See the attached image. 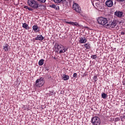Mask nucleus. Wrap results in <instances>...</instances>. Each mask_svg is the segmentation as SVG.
<instances>
[{
    "label": "nucleus",
    "mask_w": 125,
    "mask_h": 125,
    "mask_svg": "<svg viewBox=\"0 0 125 125\" xmlns=\"http://www.w3.org/2000/svg\"><path fill=\"white\" fill-rule=\"evenodd\" d=\"M27 3L30 7L34 9H38L39 8V2L35 0H28Z\"/></svg>",
    "instance_id": "1"
},
{
    "label": "nucleus",
    "mask_w": 125,
    "mask_h": 125,
    "mask_svg": "<svg viewBox=\"0 0 125 125\" xmlns=\"http://www.w3.org/2000/svg\"><path fill=\"white\" fill-rule=\"evenodd\" d=\"M97 21L99 24H101V25H103L104 27H106V25L108 24V20L106 18H103L102 17H99L97 19Z\"/></svg>",
    "instance_id": "2"
},
{
    "label": "nucleus",
    "mask_w": 125,
    "mask_h": 125,
    "mask_svg": "<svg viewBox=\"0 0 125 125\" xmlns=\"http://www.w3.org/2000/svg\"><path fill=\"white\" fill-rule=\"evenodd\" d=\"M55 47V48H57L58 51H59L60 50V53H64V52H66L65 47H64V46L62 45V44H56Z\"/></svg>",
    "instance_id": "3"
},
{
    "label": "nucleus",
    "mask_w": 125,
    "mask_h": 125,
    "mask_svg": "<svg viewBox=\"0 0 125 125\" xmlns=\"http://www.w3.org/2000/svg\"><path fill=\"white\" fill-rule=\"evenodd\" d=\"M91 123L93 125H100L101 124V121L98 117H94L92 118Z\"/></svg>",
    "instance_id": "4"
},
{
    "label": "nucleus",
    "mask_w": 125,
    "mask_h": 125,
    "mask_svg": "<svg viewBox=\"0 0 125 125\" xmlns=\"http://www.w3.org/2000/svg\"><path fill=\"white\" fill-rule=\"evenodd\" d=\"M44 83L43 78L41 77L40 79L36 80L35 85L37 87H42V86L43 85Z\"/></svg>",
    "instance_id": "5"
},
{
    "label": "nucleus",
    "mask_w": 125,
    "mask_h": 125,
    "mask_svg": "<svg viewBox=\"0 0 125 125\" xmlns=\"http://www.w3.org/2000/svg\"><path fill=\"white\" fill-rule=\"evenodd\" d=\"M73 10H75L76 12L78 13H81L82 12V8L80 7L78 4L76 3H74L73 5Z\"/></svg>",
    "instance_id": "6"
},
{
    "label": "nucleus",
    "mask_w": 125,
    "mask_h": 125,
    "mask_svg": "<svg viewBox=\"0 0 125 125\" xmlns=\"http://www.w3.org/2000/svg\"><path fill=\"white\" fill-rule=\"evenodd\" d=\"M117 25V23H116V21H109L108 22L105 26V28H115Z\"/></svg>",
    "instance_id": "7"
},
{
    "label": "nucleus",
    "mask_w": 125,
    "mask_h": 125,
    "mask_svg": "<svg viewBox=\"0 0 125 125\" xmlns=\"http://www.w3.org/2000/svg\"><path fill=\"white\" fill-rule=\"evenodd\" d=\"M114 4L112 0H108L105 1V5L108 7H112Z\"/></svg>",
    "instance_id": "8"
},
{
    "label": "nucleus",
    "mask_w": 125,
    "mask_h": 125,
    "mask_svg": "<svg viewBox=\"0 0 125 125\" xmlns=\"http://www.w3.org/2000/svg\"><path fill=\"white\" fill-rule=\"evenodd\" d=\"M65 23L67 24H70V25H72V26H76V27H80V24L79 23L77 22L74 21H65Z\"/></svg>",
    "instance_id": "9"
},
{
    "label": "nucleus",
    "mask_w": 125,
    "mask_h": 125,
    "mask_svg": "<svg viewBox=\"0 0 125 125\" xmlns=\"http://www.w3.org/2000/svg\"><path fill=\"white\" fill-rule=\"evenodd\" d=\"M114 14L116 16H117V17H119V18H121V17H123L124 13L123 12H121L120 11H116L114 13Z\"/></svg>",
    "instance_id": "10"
},
{
    "label": "nucleus",
    "mask_w": 125,
    "mask_h": 125,
    "mask_svg": "<svg viewBox=\"0 0 125 125\" xmlns=\"http://www.w3.org/2000/svg\"><path fill=\"white\" fill-rule=\"evenodd\" d=\"M44 38L41 35H38L35 38V41H43Z\"/></svg>",
    "instance_id": "11"
},
{
    "label": "nucleus",
    "mask_w": 125,
    "mask_h": 125,
    "mask_svg": "<svg viewBox=\"0 0 125 125\" xmlns=\"http://www.w3.org/2000/svg\"><path fill=\"white\" fill-rule=\"evenodd\" d=\"M86 42V38H81L79 40L80 43H85Z\"/></svg>",
    "instance_id": "12"
},
{
    "label": "nucleus",
    "mask_w": 125,
    "mask_h": 125,
    "mask_svg": "<svg viewBox=\"0 0 125 125\" xmlns=\"http://www.w3.org/2000/svg\"><path fill=\"white\" fill-rule=\"evenodd\" d=\"M33 29L36 32V33H38V32H40V28L38 25H34L32 27Z\"/></svg>",
    "instance_id": "13"
},
{
    "label": "nucleus",
    "mask_w": 125,
    "mask_h": 125,
    "mask_svg": "<svg viewBox=\"0 0 125 125\" xmlns=\"http://www.w3.org/2000/svg\"><path fill=\"white\" fill-rule=\"evenodd\" d=\"M69 2L68 0H62L61 1V3H62V4L64 5H68V3Z\"/></svg>",
    "instance_id": "14"
},
{
    "label": "nucleus",
    "mask_w": 125,
    "mask_h": 125,
    "mask_svg": "<svg viewBox=\"0 0 125 125\" xmlns=\"http://www.w3.org/2000/svg\"><path fill=\"white\" fill-rule=\"evenodd\" d=\"M70 79V77L67 75L63 74L62 76V80L63 81H68Z\"/></svg>",
    "instance_id": "15"
},
{
    "label": "nucleus",
    "mask_w": 125,
    "mask_h": 125,
    "mask_svg": "<svg viewBox=\"0 0 125 125\" xmlns=\"http://www.w3.org/2000/svg\"><path fill=\"white\" fill-rule=\"evenodd\" d=\"M22 28H24L26 30H29L30 29V27H29V25L28 24L26 23H24L22 24Z\"/></svg>",
    "instance_id": "16"
},
{
    "label": "nucleus",
    "mask_w": 125,
    "mask_h": 125,
    "mask_svg": "<svg viewBox=\"0 0 125 125\" xmlns=\"http://www.w3.org/2000/svg\"><path fill=\"white\" fill-rule=\"evenodd\" d=\"M8 46L9 45L7 44H5L3 46V49H4V51L7 52L8 51Z\"/></svg>",
    "instance_id": "17"
},
{
    "label": "nucleus",
    "mask_w": 125,
    "mask_h": 125,
    "mask_svg": "<svg viewBox=\"0 0 125 125\" xmlns=\"http://www.w3.org/2000/svg\"><path fill=\"white\" fill-rule=\"evenodd\" d=\"M84 46L86 48V49H90L91 46H90V43H86L84 44Z\"/></svg>",
    "instance_id": "18"
},
{
    "label": "nucleus",
    "mask_w": 125,
    "mask_h": 125,
    "mask_svg": "<svg viewBox=\"0 0 125 125\" xmlns=\"http://www.w3.org/2000/svg\"><path fill=\"white\" fill-rule=\"evenodd\" d=\"M43 63H44V60L43 59H41V60L39 61V65L40 66H42L43 65Z\"/></svg>",
    "instance_id": "19"
},
{
    "label": "nucleus",
    "mask_w": 125,
    "mask_h": 125,
    "mask_svg": "<svg viewBox=\"0 0 125 125\" xmlns=\"http://www.w3.org/2000/svg\"><path fill=\"white\" fill-rule=\"evenodd\" d=\"M24 8H25V9H28V10H29V11H32L33 9L31 7H28V6H24Z\"/></svg>",
    "instance_id": "20"
},
{
    "label": "nucleus",
    "mask_w": 125,
    "mask_h": 125,
    "mask_svg": "<svg viewBox=\"0 0 125 125\" xmlns=\"http://www.w3.org/2000/svg\"><path fill=\"white\" fill-rule=\"evenodd\" d=\"M102 97L104 99H106V98H107V95L104 93H102Z\"/></svg>",
    "instance_id": "21"
},
{
    "label": "nucleus",
    "mask_w": 125,
    "mask_h": 125,
    "mask_svg": "<svg viewBox=\"0 0 125 125\" xmlns=\"http://www.w3.org/2000/svg\"><path fill=\"white\" fill-rule=\"evenodd\" d=\"M39 2H40L41 3H44L45 1H46V0H37Z\"/></svg>",
    "instance_id": "22"
},
{
    "label": "nucleus",
    "mask_w": 125,
    "mask_h": 125,
    "mask_svg": "<svg viewBox=\"0 0 125 125\" xmlns=\"http://www.w3.org/2000/svg\"><path fill=\"white\" fill-rule=\"evenodd\" d=\"M91 58H92V59H96V58H97V56H96V55H92Z\"/></svg>",
    "instance_id": "23"
},
{
    "label": "nucleus",
    "mask_w": 125,
    "mask_h": 125,
    "mask_svg": "<svg viewBox=\"0 0 125 125\" xmlns=\"http://www.w3.org/2000/svg\"><path fill=\"white\" fill-rule=\"evenodd\" d=\"M50 7H51L52 8H54V9H55V8H56V5L55 4H52L50 5Z\"/></svg>",
    "instance_id": "24"
},
{
    "label": "nucleus",
    "mask_w": 125,
    "mask_h": 125,
    "mask_svg": "<svg viewBox=\"0 0 125 125\" xmlns=\"http://www.w3.org/2000/svg\"><path fill=\"white\" fill-rule=\"evenodd\" d=\"M62 0H54V1L57 3H60V2H61V1Z\"/></svg>",
    "instance_id": "25"
},
{
    "label": "nucleus",
    "mask_w": 125,
    "mask_h": 125,
    "mask_svg": "<svg viewBox=\"0 0 125 125\" xmlns=\"http://www.w3.org/2000/svg\"><path fill=\"white\" fill-rule=\"evenodd\" d=\"M120 121V118L117 117L115 119L114 122H119Z\"/></svg>",
    "instance_id": "26"
},
{
    "label": "nucleus",
    "mask_w": 125,
    "mask_h": 125,
    "mask_svg": "<svg viewBox=\"0 0 125 125\" xmlns=\"http://www.w3.org/2000/svg\"><path fill=\"white\" fill-rule=\"evenodd\" d=\"M42 6H44V5H42V4H39L38 3V8H39V7H40V8H41L42 7Z\"/></svg>",
    "instance_id": "27"
},
{
    "label": "nucleus",
    "mask_w": 125,
    "mask_h": 125,
    "mask_svg": "<svg viewBox=\"0 0 125 125\" xmlns=\"http://www.w3.org/2000/svg\"><path fill=\"white\" fill-rule=\"evenodd\" d=\"M73 77V78H77V73H74Z\"/></svg>",
    "instance_id": "28"
},
{
    "label": "nucleus",
    "mask_w": 125,
    "mask_h": 125,
    "mask_svg": "<svg viewBox=\"0 0 125 125\" xmlns=\"http://www.w3.org/2000/svg\"><path fill=\"white\" fill-rule=\"evenodd\" d=\"M55 9H56V10H58V9H59V6H57L56 7V8H55Z\"/></svg>",
    "instance_id": "29"
},
{
    "label": "nucleus",
    "mask_w": 125,
    "mask_h": 125,
    "mask_svg": "<svg viewBox=\"0 0 125 125\" xmlns=\"http://www.w3.org/2000/svg\"><path fill=\"white\" fill-rule=\"evenodd\" d=\"M94 79H95V82H96V81H97V77L94 76Z\"/></svg>",
    "instance_id": "30"
},
{
    "label": "nucleus",
    "mask_w": 125,
    "mask_h": 125,
    "mask_svg": "<svg viewBox=\"0 0 125 125\" xmlns=\"http://www.w3.org/2000/svg\"><path fill=\"white\" fill-rule=\"evenodd\" d=\"M125 32H121V35H125Z\"/></svg>",
    "instance_id": "31"
},
{
    "label": "nucleus",
    "mask_w": 125,
    "mask_h": 125,
    "mask_svg": "<svg viewBox=\"0 0 125 125\" xmlns=\"http://www.w3.org/2000/svg\"><path fill=\"white\" fill-rule=\"evenodd\" d=\"M125 0H118V1H124Z\"/></svg>",
    "instance_id": "32"
},
{
    "label": "nucleus",
    "mask_w": 125,
    "mask_h": 125,
    "mask_svg": "<svg viewBox=\"0 0 125 125\" xmlns=\"http://www.w3.org/2000/svg\"><path fill=\"white\" fill-rule=\"evenodd\" d=\"M123 118L125 119V115L123 116Z\"/></svg>",
    "instance_id": "33"
},
{
    "label": "nucleus",
    "mask_w": 125,
    "mask_h": 125,
    "mask_svg": "<svg viewBox=\"0 0 125 125\" xmlns=\"http://www.w3.org/2000/svg\"><path fill=\"white\" fill-rule=\"evenodd\" d=\"M54 59H56V58H55V57H54Z\"/></svg>",
    "instance_id": "34"
},
{
    "label": "nucleus",
    "mask_w": 125,
    "mask_h": 125,
    "mask_svg": "<svg viewBox=\"0 0 125 125\" xmlns=\"http://www.w3.org/2000/svg\"><path fill=\"white\" fill-rule=\"evenodd\" d=\"M123 84H125V83L123 82Z\"/></svg>",
    "instance_id": "35"
},
{
    "label": "nucleus",
    "mask_w": 125,
    "mask_h": 125,
    "mask_svg": "<svg viewBox=\"0 0 125 125\" xmlns=\"http://www.w3.org/2000/svg\"><path fill=\"white\" fill-rule=\"evenodd\" d=\"M7 0V1H8L9 0Z\"/></svg>",
    "instance_id": "36"
},
{
    "label": "nucleus",
    "mask_w": 125,
    "mask_h": 125,
    "mask_svg": "<svg viewBox=\"0 0 125 125\" xmlns=\"http://www.w3.org/2000/svg\"><path fill=\"white\" fill-rule=\"evenodd\" d=\"M121 121H123V119H121Z\"/></svg>",
    "instance_id": "37"
},
{
    "label": "nucleus",
    "mask_w": 125,
    "mask_h": 125,
    "mask_svg": "<svg viewBox=\"0 0 125 125\" xmlns=\"http://www.w3.org/2000/svg\"><path fill=\"white\" fill-rule=\"evenodd\" d=\"M96 0L98 1V0Z\"/></svg>",
    "instance_id": "38"
}]
</instances>
